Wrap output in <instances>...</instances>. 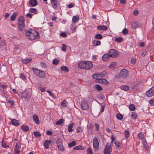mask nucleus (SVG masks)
Returning a JSON list of instances; mask_svg holds the SVG:
<instances>
[{
  "mask_svg": "<svg viewBox=\"0 0 154 154\" xmlns=\"http://www.w3.org/2000/svg\"><path fill=\"white\" fill-rule=\"evenodd\" d=\"M25 32L27 38L31 40H33L35 39L40 38L38 32L34 30L30 29L27 31L25 29Z\"/></svg>",
  "mask_w": 154,
  "mask_h": 154,
  "instance_id": "nucleus-1",
  "label": "nucleus"
},
{
  "mask_svg": "<svg viewBox=\"0 0 154 154\" xmlns=\"http://www.w3.org/2000/svg\"><path fill=\"white\" fill-rule=\"evenodd\" d=\"M93 66V64L88 61H82L78 64V67L80 68L89 69Z\"/></svg>",
  "mask_w": 154,
  "mask_h": 154,
  "instance_id": "nucleus-2",
  "label": "nucleus"
},
{
  "mask_svg": "<svg viewBox=\"0 0 154 154\" xmlns=\"http://www.w3.org/2000/svg\"><path fill=\"white\" fill-rule=\"evenodd\" d=\"M17 26L19 31L23 32L25 30V18L23 16H20L18 19Z\"/></svg>",
  "mask_w": 154,
  "mask_h": 154,
  "instance_id": "nucleus-3",
  "label": "nucleus"
},
{
  "mask_svg": "<svg viewBox=\"0 0 154 154\" xmlns=\"http://www.w3.org/2000/svg\"><path fill=\"white\" fill-rule=\"evenodd\" d=\"M93 147L94 150L95 151L98 150V149L99 146V142L98 140V137H95L93 140Z\"/></svg>",
  "mask_w": 154,
  "mask_h": 154,
  "instance_id": "nucleus-4",
  "label": "nucleus"
},
{
  "mask_svg": "<svg viewBox=\"0 0 154 154\" xmlns=\"http://www.w3.org/2000/svg\"><path fill=\"white\" fill-rule=\"evenodd\" d=\"M128 72L125 69H122L120 72V76L124 79L126 78L128 75Z\"/></svg>",
  "mask_w": 154,
  "mask_h": 154,
  "instance_id": "nucleus-5",
  "label": "nucleus"
},
{
  "mask_svg": "<svg viewBox=\"0 0 154 154\" xmlns=\"http://www.w3.org/2000/svg\"><path fill=\"white\" fill-rule=\"evenodd\" d=\"M81 106L82 109L84 110H87L89 108L88 104L87 101L85 100L82 101Z\"/></svg>",
  "mask_w": 154,
  "mask_h": 154,
  "instance_id": "nucleus-6",
  "label": "nucleus"
},
{
  "mask_svg": "<svg viewBox=\"0 0 154 154\" xmlns=\"http://www.w3.org/2000/svg\"><path fill=\"white\" fill-rule=\"evenodd\" d=\"M110 57H116L119 56V54L115 50L111 49L109 52Z\"/></svg>",
  "mask_w": 154,
  "mask_h": 154,
  "instance_id": "nucleus-7",
  "label": "nucleus"
},
{
  "mask_svg": "<svg viewBox=\"0 0 154 154\" xmlns=\"http://www.w3.org/2000/svg\"><path fill=\"white\" fill-rule=\"evenodd\" d=\"M146 95L148 97H150L154 95V86L146 92Z\"/></svg>",
  "mask_w": 154,
  "mask_h": 154,
  "instance_id": "nucleus-8",
  "label": "nucleus"
},
{
  "mask_svg": "<svg viewBox=\"0 0 154 154\" xmlns=\"http://www.w3.org/2000/svg\"><path fill=\"white\" fill-rule=\"evenodd\" d=\"M112 152L111 146L107 144L104 151V154H110Z\"/></svg>",
  "mask_w": 154,
  "mask_h": 154,
  "instance_id": "nucleus-9",
  "label": "nucleus"
},
{
  "mask_svg": "<svg viewBox=\"0 0 154 154\" xmlns=\"http://www.w3.org/2000/svg\"><path fill=\"white\" fill-rule=\"evenodd\" d=\"M37 0H29L28 2L29 4L31 6L35 7L38 4Z\"/></svg>",
  "mask_w": 154,
  "mask_h": 154,
  "instance_id": "nucleus-10",
  "label": "nucleus"
},
{
  "mask_svg": "<svg viewBox=\"0 0 154 154\" xmlns=\"http://www.w3.org/2000/svg\"><path fill=\"white\" fill-rule=\"evenodd\" d=\"M53 8L55 9H57L58 8L57 2V0L51 2Z\"/></svg>",
  "mask_w": 154,
  "mask_h": 154,
  "instance_id": "nucleus-11",
  "label": "nucleus"
},
{
  "mask_svg": "<svg viewBox=\"0 0 154 154\" xmlns=\"http://www.w3.org/2000/svg\"><path fill=\"white\" fill-rule=\"evenodd\" d=\"M11 124L14 126H18L19 124V121L16 119H13L11 120Z\"/></svg>",
  "mask_w": 154,
  "mask_h": 154,
  "instance_id": "nucleus-12",
  "label": "nucleus"
},
{
  "mask_svg": "<svg viewBox=\"0 0 154 154\" xmlns=\"http://www.w3.org/2000/svg\"><path fill=\"white\" fill-rule=\"evenodd\" d=\"M97 28L99 30H103L106 31L107 29V27L104 25H99L97 27Z\"/></svg>",
  "mask_w": 154,
  "mask_h": 154,
  "instance_id": "nucleus-13",
  "label": "nucleus"
},
{
  "mask_svg": "<svg viewBox=\"0 0 154 154\" xmlns=\"http://www.w3.org/2000/svg\"><path fill=\"white\" fill-rule=\"evenodd\" d=\"M140 23L138 22H134L132 24L131 27L133 29H136L140 26Z\"/></svg>",
  "mask_w": 154,
  "mask_h": 154,
  "instance_id": "nucleus-14",
  "label": "nucleus"
},
{
  "mask_svg": "<svg viewBox=\"0 0 154 154\" xmlns=\"http://www.w3.org/2000/svg\"><path fill=\"white\" fill-rule=\"evenodd\" d=\"M51 141L50 140H46L44 143V146L46 149L49 148V144L51 143Z\"/></svg>",
  "mask_w": 154,
  "mask_h": 154,
  "instance_id": "nucleus-15",
  "label": "nucleus"
},
{
  "mask_svg": "<svg viewBox=\"0 0 154 154\" xmlns=\"http://www.w3.org/2000/svg\"><path fill=\"white\" fill-rule=\"evenodd\" d=\"M137 137L140 140H142L143 141V140L145 139L144 134L142 132L139 133L137 135Z\"/></svg>",
  "mask_w": 154,
  "mask_h": 154,
  "instance_id": "nucleus-16",
  "label": "nucleus"
},
{
  "mask_svg": "<svg viewBox=\"0 0 154 154\" xmlns=\"http://www.w3.org/2000/svg\"><path fill=\"white\" fill-rule=\"evenodd\" d=\"M79 17L78 16H74L72 18V23H76L79 21Z\"/></svg>",
  "mask_w": 154,
  "mask_h": 154,
  "instance_id": "nucleus-17",
  "label": "nucleus"
},
{
  "mask_svg": "<svg viewBox=\"0 0 154 154\" xmlns=\"http://www.w3.org/2000/svg\"><path fill=\"white\" fill-rule=\"evenodd\" d=\"M32 118L34 121L37 124H39L40 122L38 119V117L37 115H34L33 116Z\"/></svg>",
  "mask_w": 154,
  "mask_h": 154,
  "instance_id": "nucleus-18",
  "label": "nucleus"
},
{
  "mask_svg": "<svg viewBox=\"0 0 154 154\" xmlns=\"http://www.w3.org/2000/svg\"><path fill=\"white\" fill-rule=\"evenodd\" d=\"M109 57L110 56L109 54H104L102 57V59L104 61H107L109 60Z\"/></svg>",
  "mask_w": 154,
  "mask_h": 154,
  "instance_id": "nucleus-19",
  "label": "nucleus"
},
{
  "mask_svg": "<svg viewBox=\"0 0 154 154\" xmlns=\"http://www.w3.org/2000/svg\"><path fill=\"white\" fill-rule=\"evenodd\" d=\"M36 75H38L39 77L42 78H43L45 77V73L44 71L40 70L39 72Z\"/></svg>",
  "mask_w": 154,
  "mask_h": 154,
  "instance_id": "nucleus-20",
  "label": "nucleus"
},
{
  "mask_svg": "<svg viewBox=\"0 0 154 154\" xmlns=\"http://www.w3.org/2000/svg\"><path fill=\"white\" fill-rule=\"evenodd\" d=\"M99 74H95L93 75L92 78L94 79H96V81L97 82H98L100 79V78L99 76Z\"/></svg>",
  "mask_w": 154,
  "mask_h": 154,
  "instance_id": "nucleus-21",
  "label": "nucleus"
},
{
  "mask_svg": "<svg viewBox=\"0 0 154 154\" xmlns=\"http://www.w3.org/2000/svg\"><path fill=\"white\" fill-rule=\"evenodd\" d=\"M21 129L24 132H27L28 131L29 128L28 126L23 125L21 127Z\"/></svg>",
  "mask_w": 154,
  "mask_h": 154,
  "instance_id": "nucleus-22",
  "label": "nucleus"
},
{
  "mask_svg": "<svg viewBox=\"0 0 154 154\" xmlns=\"http://www.w3.org/2000/svg\"><path fill=\"white\" fill-rule=\"evenodd\" d=\"M18 13L16 12L14 13L10 17V19L12 21L15 20L16 18L17 15Z\"/></svg>",
  "mask_w": 154,
  "mask_h": 154,
  "instance_id": "nucleus-23",
  "label": "nucleus"
},
{
  "mask_svg": "<svg viewBox=\"0 0 154 154\" xmlns=\"http://www.w3.org/2000/svg\"><path fill=\"white\" fill-rule=\"evenodd\" d=\"M30 12L34 13L35 14H37L38 12L37 9L34 8H31L29 10Z\"/></svg>",
  "mask_w": 154,
  "mask_h": 154,
  "instance_id": "nucleus-24",
  "label": "nucleus"
},
{
  "mask_svg": "<svg viewBox=\"0 0 154 154\" xmlns=\"http://www.w3.org/2000/svg\"><path fill=\"white\" fill-rule=\"evenodd\" d=\"M120 88L122 90L126 91L129 89V87L127 85H124L121 86Z\"/></svg>",
  "mask_w": 154,
  "mask_h": 154,
  "instance_id": "nucleus-25",
  "label": "nucleus"
},
{
  "mask_svg": "<svg viewBox=\"0 0 154 154\" xmlns=\"http://www.w3.org/2000/svg\"><path fill=\"white\" fill-rule=\"evenodd\" d=\"M74 124V123H72L69 125L68 127V130L69 132H71L73 130L72 129V128Z\"/></svg>",
  "mask_w": 154,
  "mask_h": 154,
  "instance_id": "nucleus-26",
  "label": "nucleus"
},
{
  "mask_svg": "<svg viewBox=\"0 0 154 154\" xmlns=\"http://www.w3.org/2000/svg\"><path fill=\"white\" fill-rule=\"evenodd\" d=\"M85 147L84 146H82L81 145L77 146L73 148V149L75 150H84Z\"/></svg>",
  "mask_w": 154,
  "mask_h": 154,
  "instance_id": "nucleus-27",
  "label": "nucleus"
},
{
  "mask_svg": "<svg viewBox=\"0 0 154 154\" xmlns=\"http://www.w3.org/2000/svg\"><path fill=\"white\" fill-rule=\"evenodd\" d=\"M131 119L133 120H135L137 118V115L136 112H132L131 115Z\"/></svg>",
  "mask_w": 154,
  "mask_h": 154,
  "instance_id": "nucleus-28",
  "label": "nucleus"
},
{
  "mask_svg": "<svg viewBox=\"0 0 154 154\" xmlns=\"http://www.w3.org/2000/svg\"><path fill=\"white\" fill-rule=\"evenodd\" d=\"M93 45L94 46H98L100 45L101 44L100 41L98 40V41H94V42L93 43Z\"/></svg>",
  "mask_w": 154,
  "mask_h": 154,
  "instance_id": "nucleus-29",
  "label": "nucleus"
},
{
  "mask_svg": "<svg viewBox=\"0 0 154 154\" xmlns=\"http://www.w3.org/2000/svg\"><path fill=\"white\" fill-rule=\"evenodd\" d=\"M99 82H100V83H102L106 85H107L108 84V82L107 80L103 79H99Z\"/></svg>",
  "mask_w": 154,
  "mask_h": 154,
  "instance_id": "nucleus-30",
  "label": "nucleus"
},
{
  "mask_svg": "<svg viewBox=\"0 0 154 154\" xmlns=\"http://www.w3.org/2000/svg\"><path fill=\"white\" fill-rule=\"evenodd\" d=\"M76 145V142L75 141H73L71 143L68 144V146L69 147H72L75 146Z\"/></svg>",
  "mask_w": 154,
  "mask_h": 154,
  "instance_id": "nucleus-31",
  "label": "nucleus"
},
{
  "mask_svg": "<svg viewBox=\"0 0 154 154\" xmlns=\"http://www.w3.org/2000/svg\"><path fill=\"white\" fill-rule=\"evenodd\" d=\"M83 131V128L81 126H79L76 128L77 133H81Z\"/></svg>",
  "mask_w": 154,
  "mask_h": 154,
  "instance_id": "nucleus-32",
  "label": "nucleus"
},
{
  "mask_svg": "<svg viewBox=\"0 0 154 154\" xmlns=\"http://www.w3.org/2000/svg\"><path fill=\"white\" fill-rule=\"evenodd\" d=\"M64 122V120L62 119H59L58 121H57L56 123V125H60L63 124Z\"/></svg>",
  "mask_w": 154,
  "mask_h": 154,
  "instance_id": "nucleus-33",
  "label": "nucleus"
},
{
  "mask_svg": "<svg viewBox=\"0 0 154 154\" xmlns=\"http://www.w3.org/2000/svg\"><path fill=\"white\" fill-rule=\"evenodd\" d=\"M31 60L32 59L31 58L22 60L23 62L25 64H26L30 62L31 61Z\"/></svg>",
  "mask_w": 154,
  "mask_h": 154,
  "instance_id": "nucleus-34",
  "label": "nucleus"
},
{
  "mask_svg": "<svg viewBox=\"0 0 154 154\" xmlns=\"http://www.w3.org/2000/svg\"><path fill=\"white\" fill-rule=\"evenodd\" d=\"M61 70L63 71H65L68 72L69 71V69L67 67L65 66H63L61 67Z\"/></svg>",
  "mask_w": 154,
  "mask_h": 154,
  "instance_id": "nucleus-35",
  "label": "nucleus"
},
{
  "mask_svg": "<svg viewBox=\"0 0 154 154\" xmlns=\"http://www.w3.org/2000/svg\"><path fill=\"white\" fill-rule=\"evenodd\" d=\"M95 38L96 39H101L103 38V36L101 34L98 33L95 35Z\"/></svg>",
  "mask_w": 154,
  "mask_h": 154,
  "instance_id": "nucleus-36",
  "label": "nucleus"
},
{
  "mask_svg": "<svg viewBox=\"0 0 154 154\" xmlns=\"http://www.w3.org/2000/svg\"><path fill=\"white\" fill-rule=\"evenodd\" d=\"M130 110L133 111L135 109V107L133 104H131L129 106Z\"/></svg>",
  "mask_w": 154,
  "mask_h": 154,
  "instance_id": "nucleus-37",
  "label": "nucleus"
},
{
  "mask_svg": "<svg viewBox=\"0 0 154 154\" xmlns=\"http://www.w3.org/2000/svg\"><path fill=\"white\" fill-rule=\"evenodd\" d=\"M14 51L15 53L18 54L20 52V49L18 46H16L14 48Z\"/></svg>",
  "mask_w": 154,
  "mask_h": 154,
  "instance_id": "nucleus-38",
  "label": "nucleus"
},
{
  "mask_svg": "<svg viewBox=\"0 0 154 154\" xmlns=\"http://www.w3.org/2000/svg\"><path fill=\"white\" fill-rule=\"evenodd\" d=\"M130 133L128 131L126 130L125 131V135L126 138H128L130 136Z\"/></svg>",
  "mask_w": 154,
  "mask_h": 154,
  "instance_id": "nucleus-39",
  "label": "nucleus"
},
{
  "mask_svg": "<svg viewBox=\"0 0 154 154\" xmlns=\"http://www.w3.org/2000/svg\"><path fill=\"white\" fill-rule=\"evenodd\" d=\"M32 70L33 72L36 75L38 74V72H39L40 70H38L37 68H32Z\"/></svg>",
  "mask_w": 154,
  "mask_h": 154,
  "instance_id": "nucleus-40",
  "label": "nucleus"
},
{
  "mask_svg": "<svg viewBox=\"0 0 154 154\" xmlns=\"http://www.w3.org/2000/svg\"><path fill=\"white\" fill-rule=\"evenodd\" d=\"M67 103L66 100H64L62 101L61 103V106L63 107H66L67 106Z\"/></svg>",
  "mask_w": 154,
  "mask_h": 154,
  "instance_id": "nucleus-41",
  "label": "nucleus"
},
{
  "mask_svg": "<svg viewBox=\"0 0 154 154\" xmlns=\"http://www.w3.org/2000/svg\"><path fill=\"white\" fill-rule=\"evenodd\" d=\"M95 87L97 90L98 91H100L102 90L101 87L98 85H95Z\"/></svg>",
  "mask_w": 154,
  "mask_h": 154,
  "instance_id": "nucleus-42",
  "label": "nucleus"
},
{
  "mask_svg": "<svg viewBox=\"0 0 154 154\" xmlns=\"http://www.w3.org/2000/svg\"><path fill=\"white\" fill-rule=\"evenodd\" d=\"M57 148L58 150L60 151H63L64 149L63 145L58 146Z\"/></svg>",
  "mask_w": 154,
  "mask_h": 154,
  "instance_id": "nucleus-43",
  "label": "nucleus"
},
{
  "mask_svg": "<svg viewBox=\"0 0 154 154\" xmlns=\"http://www.w3.org/2000/svg\"><path fill=\"white\" fill-rule=\"evenodd\" d=\"M87 154H93V153L91 148L90 147H88L86 150Z\"/></svg>",
  "mask_w": 154,
  "mask_h": 154,
  "instance_id": "nucleus-44",
  "label": "nucleus"
},
{
  "mask_svg": "<svg viewBox=\"0 0 154 154\" xmlns=\"http://www.w3.org/2000/svg\"><path fill=\"white\" fill-rule=\"evenodd\" d=\"M116 117L118 119L121 120L123 119V117L122 115L119 113L117 114Z\"/></svg>",
  "mask_w": 154,
  "mask_h": 154,
  "instance_id": "nucleus-45",
  "label": "nucleus"
},
{
  "mask_svg": "<svg viewBox=\"0 0 154 154\" xmlns=\"http://www.w3.org/2000/svg\"><path fill=\"white\" fill-rule=\"evenodd\" d=\"M8 87V86L7 85H0V87L2 88V89H6ZM4 89H1V91H2V92H3Z\"/></svg>",
  "mask_w": 154,
  "mask_h": 154,
  "instance_id": "nucleus-46",
  "label": "nucleus"
},
{
  "mask_svg": "<svg viewBox=\"0 0 154 154\" xmlns=\"http://www.w3.org/2000/svg\"><path fill=\"white\" fill-rule=\"evenodd\" d=\"M20 77L22 79L25 80L26 79V76L23 73H21L20 74Z\"/></svg>",
  "mask_w": 154,
  "mask_h": 154,
  "instance_id": "nucleus-47",
  "label": "nucleus"
},
{
  "mask_svg": "<svg viewBox=\"0 0 154 154\" xmlns=\"http://www.w3.org/2000/svg\"><path fill=\"white\" fill-rule=\"evenodd\" d=\"M33 134L36 137H40L41 136V134L38 131L34 132Z\"/></svg>",
  "mask_w": 154,
  "mask_h": 154,
  "instance_id": "nucleus-48",
  "label": "nucleus"
},
{
  "mask_svg": "<svg viewBox=\"0 0 154 154\" xmlns=\"http://www.w3.org/2000/svg\"><path fill=\"white\" fill-rule=\"evenodd\" d=\"M122 32L124 35H126L128 33V30L126 28H124L122 30Z\"/></svg>",
  "mask_w": 154,
  "mask_h": 154,
  "instance_id": "nucleus-49",
  "label": "nucleus"
},
{
  "mask_svg": "<svg viewBox=\"0 0 154 154\" xmlns=\"http://www.w3.org/2000/svg\"><path fill=\"white\" fill-rule=\"evenodd\" d=\"M116 63L115 62H111L110 64V68H113L116 65Z\"/></svg>",
  "mask_w": 154,
  "mask_h": 154,
  "instance_id": "nucleus-50",
  "label": "nucleus"
},
{
  "mask_svg": "<svg viewBox=\"0 0 154 154\" xmlns=\"http://www.w3.org/2000/svg\"><path fill=\"white\" fill-rule=\"evenodd\" d=\"M0 45L1 46H3L5 45V42L4 40H1L0 41Z\"/></svg>",
  "mask_w": 154,
  "mask_h": 154,
  "instance_id": "nucleus-51",
  "label": "nucleus"
},
{
  "mask_svg": "<svg viewBox=\"0 0 154 154\" xmlns=\"http://www.w3.org/2000/svg\"><path fill=\"white\" fill-rule=\"evenodd\" d=\"M122 38L121 37H119L116 38L115 39V41L118 42H121L122 41Z\"/></svg>",
  "mask_w": 154,
  "mask_h": 154,
  "instance_id": "nucleus-52",
  "label": "nucleus"
},
{
  "mask_svg": "<svg viewBox=\"0 0 154 154\" xmlns=\"http://www.w3.org/2000/svg\"><path fill=\"white\" fill-rule=\"evenodd\" d=\"M59 62V60L57 59H54L53 61V63L55 65H57Z\"/></svg>",
  "mask_w": 154,
  "mask_h": 154,
  "instance_id": "nucleus-53",
  "label": "nucleus"
},
{
  "mask_svg": "<svg viewBox=\"0 0 154 154\" xmlns=\"http://www.w3.org/2000/svg\"><path fill=\"white\" fill-rule=\"evenodd\" d=\"M95 126L96 127V130L97 131H98L100 129V126L98 124L95 123L94 124Z\"/></svg>",
  "mask_w": 154,
  "mask_h": 154,
  "instance_id": "nucleus-54",
  "label": "nucleus"
},
{
  "mask_svg": "<svg viewBox=\"0 0 154 154\" xmlns=\"http://www.w3.org/2000/svg\"><path fill=\"white\" fill-rule=\"evenodd\" d=\"M70 29L73 31H75L76 29V27L73 24H72Z\"/></svg>",
  "mask_w": 154,
  "mask_h": 154,
  "instance_id": "nucleus-55",
  "label": "nucleus"
},
{
  "mask_svg": "<svg viewBox=\"0 0 154 154\" xmlns=\"http://www.w3.org/2000/svg\"><path fill=\"white\" fill-rule=\"evenodd\" d=\"M66 46L64 44H63L62 45V50L64 51H65L66 50Z\"/></svg>",
  "mask_w": 154,
  "mask_h": 154,
  "instance_id": "nucleus-56",
  "label": "nucleus"
},
{
  "mask_svg": "<svg viewBox=\"0 0 154 154\" xmlns=\"http://www.w3.org/2000/svg\"><path fill=\"white\" fill-rule=\"evenodd\" d=\"M60 35L64 38H65L66 37L67 35L65 32H62L60 33Z\"/></svg>",
  "mask_w": 154,
  "mask_h": 154,
  "instance_id": "nucleus-57",
  "label": "nucleus"
},
{
  "mask_svg": "<svg viewBox=\"0 0 154 154\" xmlns=\"http://www.w3.org/2000/svg\"><path fill=\"white\" fill-rule=\"evenodd\" d=\"M26 15L27 17H29L30 19L32 18V14L29 13H27Z\"/></svg>",
  "mask_w": 154,
  "mask_h": 154,
  "instance_id": "nucleus-58",
  "label": "nucleus"
},
{
  "mask_svg": "<svg viewBox=\"0 0 154 154\" xmlns=\"http://www.w3.org/2000/svg\"><path fill=\"white\" fill-rule=\"evenodd\" d=\"M149 104L152 106L154 105V99H151L149 101Z\"/></svg>",
  "mask_w": 154,
  "mask_h": 154,
  "instance_id": "nucleus-59",
  "label": "nucleus"
},
{
  "mask_svg": "<svg viewBox=\"0 0 154 154\" xmlns=\"http://www.w3.org/2000/svg\"><path fill=\"white\" fill-rule=\"evenodd\" d=\"M62 143V141L61 139L60 138H58L56 141L57 144H58L59 143Z\"/></svg>",
  "mask_w": 154,
  "mask_h": 154,
  "instance_id": "nucleus-60",
  "label": "nucleus"
},
{
  "mask_svg": "<svg viewBox=\"0 0 154 154\" xmlns=\"http://www.w3.org/2000/svg\"><path fill=\"white\" fill-rule=\"evenodd\" d=\"M7 102L10 103L12 105L14 104V102L11 100H8Z\"/></svg>",
  "mask_w": 154,
  "mask_h": 154,
  "instance_id": "nucleus-61",
  "label": "nucleus"
},
{
  "mask_svg": "<svg viewBox=\"0 0 154 154\" xmlns=\"http://www.w3.org/2000/svg\"><path fill=\"white\" fill-rule=\"evenodd\" d=\"M40 65L41 67L43 68H45L46 67L45 64L44 63L41 62L40 63Z\"/></svg>",
  "mask_w": 154,
  "mask_h": 154,
  "instance_id": "nucleus-62",
  "label": "nucleus"
},
{
  "mask_svg": "<svg viewBox=\"0 0 154 154\" xmlns=\"http://www.w3.org/2000/svg\"><path fill=\"white\" fill-rule=\"evenodd\" d=\"M98 74L99 75V76L100 78V79H102V78L104 76V75L103 74Z\"/></svg>",
  "mask_w": 154,
  "mask_h": 154,
  "instance_id": "nucleus-63",
  "label": "nucleus"
},
{
  "mask_svg": "<svg viewBox=\"0 0 154 154\" xmlns=\"http://www.w3.org/2000/svg\"><path fill=\"white\" fill-rule=\"evenodd\" d=\"M14 152L15 154H20V151L17 149H15Z\"/></svg>",
  "mask_w": 154,
  "mask_h": 154,
  "instance_id": "nucleus-64",
  "label": "nucleus"
}]
</instances>
